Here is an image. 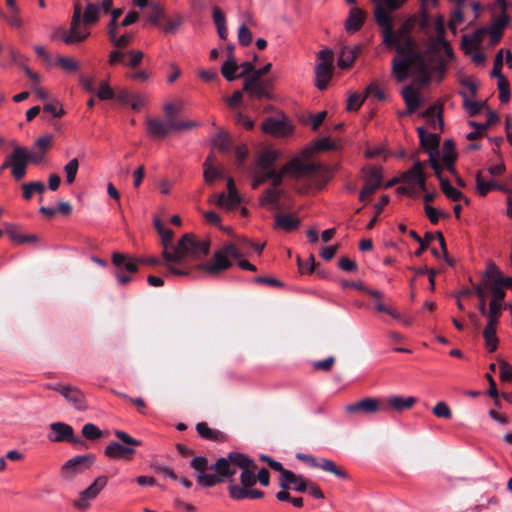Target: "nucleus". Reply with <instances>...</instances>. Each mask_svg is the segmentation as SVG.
Wrapping results in <instances>:
<instances>
[{
	"label": "nucleus",
	"mask_w": 512,
	"mask_h": 512,
	"mask_svg": "<svg viewBox=\"0 0 512 512\" xmlns=\"http://www.w3.org/2000/svg\"><path fill=\"white\" fill-rule=\"evenodd\" d=\"M437 40L438 36L429 38L427 49L420 52L410 36V25L404 23L398 28L392 43L397 51V57L392 61V72L397 81L401 82L411 75L416 81L428 83L435 70L440 69L443 73L438 52L444 50L448 57H452L453 51L445 37H442V42Z\"/></svg>",
	"instance_id": "obj_1"
},
{
	"label": "nucleus",
	"mask_w": 512,
	"mask_h": 512,
	"mask_svg": "<svg viewBox=\"0 0 512 512\" xmlns=\"http://www.w3.org/2000/svg\"><path fill=\"white\" fill-rule=\"evenodd\" d=\"M112 6L113 0L89 2L82 12L81 4L75 3L69 30L57 28L50 38L55 40L61 36L62 41L66 45H73L84 41L90 35V30L87 27L98 23L101 15L107 14Z\"/></svg>",
	"instance_id": "obj_2"
},
{
	"label": "nucleus",
	"mask_w": 512,
	"mask_h": 512,
	"mask_svg": "<svg viewBox=\"0 0 512 512\" xmlns=\"http://www.w3.org/2000/svg\"><path fill=\"white\" fill-rule=\"evenodd\" d=\"M210 242L198 239L192 234H185L177 243L173 252L163 250L162 256L166 262L168 272L173 275H186L174 264L184 265L188 260H198L209 253Z\"/></svg>",
	"instance_id": "obj_3"
},
{
	"label": "nucleus",
	"mask_w": 512,
	"mask_h": 512,
	"mask_svg": "<svg viewBox=\"0 0 512 512\" xmlns=\"http://www.w3.org/2000/svg\"><path fill=\"white\" fill-rule=\"evenodd\" d=\"M375 3V18L383 28V42L392 46L395 41L396 32H393L392 18L390 13L399 9L407 0H372Z\"/></svg>",
	"instance_id": "obj_4"
},
{
	"label": "nucleus",
	"mask_w": 512,
	"mask_h": 512,
	"mask_svg": "<svg viewBox=\"0 0 512 512\" xmlns=\"http://www.w3.org/2000/svg\"><path fill=\"white\" fill-rule=\"evenodd\" d=\"M319 169V165L312 162H304L298 157L293 158L280 170H270V179L272 187L278 188L283 180L284 175L289 174L293 177H302L313 174Z\"/></svg>",
	"instance_id": "obj_5"
},
{
	"label": "nucleus",
	"mask_w": 512,
	"mask_h": 512,
	"mask_svg": "<svg viewBox=\"0 0 512 512\" xmlns=\"http://www.w3.org/2000/svg\"><path fill=\"white\" fill-rule=\"evenodd\" d=\"M236 468L238 466L232 463L229 455L221 457L211 466V469H214L216 474H197V482L203 487H213L225 479L232 482V478L236 474Z\"/></svg>",
	"instance_id": "obj_6"
},
{
	"label": "nucleus",
	"mask_w": 512,
	"mask_h": 512,
	"mask_svg": "<svg viewBox=\"0 0 512 512\" xmlns=\"http://www.w3.org/2000/svg\"><path fill=\"white\" fill-rule=\"evenodd\" d=\"M243 256L241 248L235 244L225 245L221 251L216 252L213 257V262L201 264L198 269L208 275H217L219 272L229 268L231 262L228 257L240 259Z\"/></svg>",
	"instance_id": "obj_7"
},
{
	"label": "nucleus",
	"mask_w": 512,
	"mask_h": 512,
	"mask_svg": "<svg viewBox=\"0 0 512 512\" xmlns=\"http://www.w3.org/2000/svg\"><path fill=\"white\" fill-rule=\"evenodd\" d=\"M423 167L424 164L417 160L409 170L401 175V183L405 184V186L398 189L399 193L414 196L417 192V188L422 191L426 190V177Z\"/></svg>",
	"instance_id": "obj_8"
},
{
	"label": "nucleus",
	"mask_w": 512,
	"mask_h": 512,
	"mask_svg": "<svg viewBox=\"0 0 512 512\" xmlns=\"http://www.w3.org/2000/svg\"><path fill=\"white\" fill-rule=\"evenodd\" d=\"M114 434L123 444L110 442L104 451L105 455L109 458H129L135 454V447L141 445L140 441L131 437L126 432L116 430Z\"/></svg>",
	"instance_id": "obj_9"
},
{
	"label": "nucleus",
	"mask_w": 512,
	"mask_h": 512,
	"mask_svg": "<svg viewBox=\"0 0 512 512\" xmlns=\"http://www.w3.org/2000/svg\"><path fill=\"white\" fill-rule=\"evenodd\" d=\"M107 484L108 478L106 476L96 477L87 488L78 493L72 502L73 508L82 512L90 509L92 503L98 498Z\"/></svg>",
	"instance_id": "obj_10"
},
{
	"label": "nucleus",
	"mask_w": 512,
	"mask_h": 512,
	"mask_svg": "<svg viewBox=\"0 0 512 512\" xmlns=\"http://www.w3.org/2000/svg\"><path fill=\"white\" fill-rule=\"evenodd\" d=\"M345 412L353 415H372L388 412V406L383 398L365 397L345 406Z\"/></svg>",
	"instance_id": "obj_11"
},
{
	"label": "nucleus",
	"mask_w": 512,
	"mask_h": 512,
	"mask_svg": "<svg viewBox=\"0 0 512 512\" xmlns=\"http://www.w3.org/2000/svg\"><path fill=\"white\" fill-rule=\"evenodd\" d=\"M333 53L324 49L318 53V62L315 66V85L318 89L324 90L333 74Z\"/></svg>",
	"instance_id": "obj_12"
},
{
	"label": "nucleus",
	"mask_w": 512,
	"mask_h": 512,
	"mask_svg": "<svg viewBox=\"0 0 512 512\" xmlns=\"http://www.w3.org/2000/svg\"><path fill=\"white\" fill-rule=\"evenodd\" d=\"M93 463L90 455H78L66 461L60 470V477L63 481L71 482L74 478L87 470Z\"/></svg>",
	"instance_id": "obj_13"
},
{
	"label": "nucleus",
	"mask_w": 512,
	"mask_h": 512,
	"mask_svg": "<svg viewBox=\"0 0 512 512\" xmlns=\"http://www.w3.org/2000/svg\"><path fill=\"white\" fill-rule=\"evenodd\" d=\"M52 389L60 393L64 399L77 411H86L88 403L84 393L76 386L67 384H55Z\"/></svg>",
	"instance_id": "obj_14"
},
{
	"label": "nucleus",
	"mask_w": 512,
	"mask_h": 512,
	"mask_svg": "<svg viewBox=\"0 0 512 512\" xmlns=\"http://www.w3.org/2000/svg\"><path fill=\"white\" fill-rule=\"evenodd\" d=\"M229 458L231 459L232 463L238 466L240 468L241 474H240V481L241 484L244 487H251L257 482L256 475L251 469L252 460L249 459L246 455L238 452H230Z\"/></svg>",
	"instance_id": "obj_15"
},
{
	"label": "nucleus",
	"mask_w": 512,
	"mask_h": 512,
	"mask_svg": "<svg viewBox=\"0 0 512 512\" xmlns=\"http://www.w3.org/2000/svg\"><path fill=\"white\" fill-rule=\"evenodd\" d=\"M417 132L421 141V144L429 152V163L434 170L435 174L439 176L440 164L438 163V137L436 134H427L426 129L418 127Z\"/></svg>",
	"instance_id": "obj_16"
},
{
	"label": "nucleus",
	"mask_w": 512,
	"mask_h": 512,
	"mask_svg": "<svg viewBox=\"0 0 512 512\" xmlns=\"http://www.w3.org/2000/svg\"><path fill=\"white\" fill-rule=\"evenodd\" d=\"M12 175L16 180H21L26 174V168L32 155L23 147L15 146L12 153Z\"/></svg>",
	"instance_id": "obj_17"
},
{
	"label": "nucleus",
	"mask_w": 512,
	"mask_h": 512,
	"mask_svg": "<svg viewBox=\"0 0 512 512\" xmlns=\"http://www.w3.org/2000/svg\"><path fill=\"white\" fill-rule=\"evenodd\" d=\"M474 289H475L477 296L479 298H482V303H479V307H478L480 313L487 318L488 322L498 324L501 311L504 308V303L490 301L489 309L487 310L484 289L482 288L481 285H475Z\"/></svg>",
	"instance_id": "obj_18"
},
{
	"label": "nucleus",
	"mask_w": 512,
	"mask_h": 512,
	"mask_svg": "<svg viewBox=\"0 0 512 512\" xmlns=\"http://www.w3.org/2000/svg\"><path fill=\"white\" fill-rule=\"evenodd\" d=\"M272 88V82L269 80L253 79L245 77L244 79V91H246L250 97L263 99L271 98L270 89Z\"/></svg>",
	"instance_id": "obj_19"
},
{
	"label": "nucleus",
	"mask_w": 512,
	"mask_h": 512,
	"mask_svg": "<svg viewBox=\"0 0 512 512\" xmlns=\"http://www.w3.org/2000/svg\"><path fill=\"white\" fill-rule=\"evenodd\" d=\"M279 486L282 489H292L296 492H305L308 488V480L302 475L295 474L291 470L284 471L283 476H279Z\"/></svg>",
	"instance_id": "obj_20"
},
{
	"label": "nucleus",
	"mask_w": 512,
	"mask_h": 512,
	"mask_svg": "<svg viewBox=\"0 0 512 512\" xmlns=\"http://www.w3.org/2000/svg\"><path fill=\"white\" fill-rule=\"evenodd\" d=\"M262 129L265 133L277 137H284L292 132V126L290 124L272 117L263 122Z\"/></svg>",
	"instance_id": "obj_21"
},
{
	"label": "nucleus",
	"mask_w": 512,
	"mask_h": 512,
	"mask_svg": "<svg viewBox=\"0 0 512 512\" xmlns=\"http://www.w3.org/2000/svg\"><path fill=\"white\" fill-rule=\"evenodd\" d=\"M52 434L48 436L52 442L70 441L74 442L73 428L64 422H54L50 425Z\"/></svg>",
	"instance_id": "obj_22"
},
{
	"label": "nucleus",
	"mask_w": 512,
	"mask_h": 512,
	"mask_svg": "<svg viewBox=\"0 0 512 512\" xmlns=\"http://www.w3.org/2000/svg\"><path fill=\"white\" fill-rule=\"evenodd\" d=\"M147 131L152 137H165L171 131L172 128V119L167 121L158 119V118H147Z\"/></svg>",
	"instance_id": "obj_23"
},
{
	"label": "nucleus",
	"mask_w": 512,
	"mask_h": 512,
	"mask_svg": "<svg viewBox=\"0 0 512 512\" xmlns=\"http://www.w3.org/2000/svg\"><path fill=\"white\" fill-rule=\"evenodd\" d=\"M383 399L385 400V403L388 406V411L390 409H393L397 412L408 410L417 402V399L412 396L402 397L398 395H392Z\"/></svg>",
	"instance_id": "obj_24"
},
{
	"label": "nucleus",
	"mask_w": 512,
	"mask_h": 512,
	"mask_svg": "<svg viewBox=\"0 0 512 512\" xmlns=\"http://www.w3.org/2000/svg\"><path fill=\"white\" fill-rule=\"evenodd\" d=\"M283 194V190L275 187H270L266 189L265 192L260 197V205L270 210H276L279 208V199L283 196Z\"/></svg>",
	"instance_id": "obj_25"
},
{
	"label": "nucleus",
	"mask_w": 512,
	"mask_h": 512,
	"mask_svg": "<svg viewBox=\"0 0 512 512\" xmlns=\"http://www.w3.org/2000/svg\"><path fill=\"white\" fill-rule=\"evenodd\" d=\"M402 97L407 106V113H413L416 111L421 105V98L419 92L414 89L412 86H405L402 89Z\"/></svg>",
	"instance_id": "obj_26"
},
{
	"label": "nucleus",
	"mask_w": 512,
	"mask_h": 512,
	"mask_svg": "<svg viewBox=\"0 0 512 512\" xmlns=\"http://www.w3.org/2000/svg\"><path fill=\"white\" fill-rule=\"evenodd\" d=\"M360 51L361 47L359 45L343 47L338 57V66L342 69L351 67Z\"/></svg>",
	"instance_id": "obj_27"
},
{
	"label": "nucleus",
	"mask_w": 512,
	"mask_h": 512,
	"mask_svg": "<svg viewBox=\"0 0 512 512\" xmlns=\"http://www.w3.org/2000/svg\"><path fill=\"white\" fill-rule=\"evenodd\" d=\"M437 177L440 181L441 190L448 199H450L452 201L464 200V202L466 204L469 203V199L467 197H465L464 194L460 190L454 188L447 179H444L441 176V168H439V176H437Z\"/></svg>",
	"instance_id": "obj_28"
},
{
	"label": "nucleus",
	"mask_w": 512,
	"mask_h": 512,
	"mask_svg": "<svg viewBox=\"0 0 512 512\" xmlns=\"http://www.w3.org/2000/svg\"><path fill=\"white\" fill-rule=\"evenodd\" d=\"M382 178L383 174L380 168H370L366 175L365 184L363 186L365 192H370L373 194L381 186Z\"/></svg>",
	"instance_id": "obj_29"
},
{
	"label": "nucleus",
	"mask_w": 512,
	"mask_h": 512,
	"mask_svg": "<svg viewBox=\"0 0 512 512\" xmlns=\"http://www.w3.org/2000/svg\"><path fill=\"white\" fill-rule=\"evenodd\" d=\"M280 156V152L275 149H265L258 156L257 165L262 170H275L273 168L275 162Z\"/></svg>",
	"instance_id": "obj_30"
},
{
	"label": "nucleus",
	"mask_w": 512,
	"mask_h": 512,
	"mask_svg": "<svg viewBox=\"0 0 512 512\" xmlns=\"http://www.w3.org/2000/svg\"><path fill=\"white\" fill-rule=\"evenodd\" d=\"M500 190L505 193H511V190L508 188H504L503 186H500L496 184L494 181H485L483 180L481 176V172H478L476 174V191L480 196L487 195L491 190Z\"/></svg>",
	"instance_id": "obj_31"
},
{
	"label": "nucleus",
	"mask_w": 512,
	"mask_h": 512,
	"mask_svg": "<svg viewBox=\"0 0 512 512\" xmlns=\"http://www.w3.org/2000/svg\"><path fill=\"white\" fill-rule=\"evenodd\" d=\"M113 264L119 269H125L130 273H135L138 270V260L129 258L122 253H114L112 257Z\"/></svg>",
	"instance_id": "obj_32"
},
{
	"label": "nucleus",
	"mask_w": 512,
	"mask_h": 512,
	"mask_svg": "<svg viewBox=\"0 0 512 512\" xmlns=\"http://www.w3.org/2000/svg\"><path fill=\"white\" fill-rule=\"evenodd\" d=\"M238 65L234 54L230 50L227 60L222 64L221 73L227 81H234L241 75L237 74Z\"/></svg>",
	"instance_id": "obj_33"
},
{
	"label": "nucleus",
	"mask_w": 512,
	"mask_h": 512,
	"mask_svg": "<svg viewBox=\"0 0 512 512\" xmlns=\"http://www.w3.org/2000/svg\"><path fill=\"white\" fill-rule=\"evenodd\" d=\"M276 225L285 230L292 231L299 226L300 220L295 214H277Z\"/></svg>",
	"instance_id": "obj_34"
},
{
	"label": "nucleus",
	"mask_w": 512,
	"mask_h": 512,
	"mask_svg": "<svg viewBox=\"0 0 512 512\" xmlns=\"http://www.w3.org/2000/svg\"><path fill=\"white\" fill-rule=\"evenodd\" d=\"M486 33V28L481 27L474 31L472 35H463L462 42L465 47L476 50L482 43Z\"/></svg>",
	"instance_id": "obj_35"
},
{
	"label": "nucleus",
	"mask_w": 512,
	"mask_h": 512,
	"mask_svg": "<svg viewBox=\"0 0 512 512\" xmlns=\"http://www.w3.org/2000/svg\"><path fill=\"white\" fill-rule=\"evenodd\" d=\"M364 22V14L359 8H353L350 11L349 17L346 20V30L348 32H356L361 28Z\"/></svg>",
	"instance_id": "obj_36"
},
{
	"label": "nucleus",
	"mask_w": 512,
	"mask_h": 512,
	"mask_svg": "<svg viewBox=\"0 0 512 512\" xmlns=\"http://www.w3.org/2000/svg\"><path fill=\"white\" fill-rule=\"evenodd\" d=\"M197 433L204 439L212 441H223L224 434L218 430L212 429L205 422H200L196 425Z\"/></svg>",
	"instance_id": "obj_37"
},
{
	"label": "nucleus",
	"mask_w": 512,
	"mask_h": 512,
	"mask_svg": "<svg viewBox=\"0 0 512 512\" xmlns=\"http://www.w3.org/2000/svg\"><path fill=\"white\" fill-rule=\"evenodd\" d=\"M496 323L487 322L483 330V337L485 339L486 348L493 352L497 348L498 338L496 336Z\"/></svg>",
	"instance_id": "obj_38"
},
{
	"label": "nucleus",
	"mask_w": 512,
	"mask_h": 512,
	"mask_svg": "<svg viewBox=\"0 0 512 512\" xmlns=\"http://www.w3.org/2000/svg\"><path fill=\"white\" fill-rule=\"evenodd\" d=\"M217 205L226 210L235 209L241 202L239 194L220 193L217 196Z\"/></svg>",
	"instance_id": "obj_39"
},
{
	"label": "nucleus",
	"mask_w": 512,
	"mask_h": 512,
	"mask_svg": "<svg viewBox=\"0 0 512 512\" xmlns=\"http://www.w3.org/2000/svg\"><path fill=\"white\" fill-rule=\"evenodd\" d=\"M212 17L214 24L217 28V32L221 39H226L227 37V26H226V17L223 11L219 7H214L212 10Z\"/></svg>",
	"instance_id": "obj_40"
},
{
	"label": "nucleus",
	"mask_w": 512,
	"mask_h": 512,
	"mask_svg": "<svg viewBox=\"0 0 512 512\" xmlns=\"http://www.w3.org/2000/svg\"><path fill=\"white\" fill-rule=\"evenodd\" d=\"M454 161L455 154L453 151V143L452 141L447 140L443 146L442 162L445 168L452 174H455Z\"/></svg>",
	"instance_id": "obj_41"
},
{
	"label": "nucleus",
	"mask_w": 512,
	"mask_h": 512,
	"mask_svg": "<svg viewBox=\"0 0 512 512\" xmlns=\"http://www.w3.org/2000/svg\"><path fill=\"white\" fill-rule=\"evenodd\" d=\"M213 155H209L205 162L203 163L204 167V179L205 182L210 184L216 179H219L222 177V172L218 170L217 168L213 167Z\"/></svg>",
	"instance_id": "obj_42"
},
{
	"label": "nucleus",
	"mask_w": 512,
	"mask_h": 512,
	"mask_svg": "<svg viewBox=\"0 0 512 512\" xmlns=\"http://www.w3.org/2000/svg\"><path fill=\"white\" fill-rule=\"evenodd\" d=\"M317 468L329 472L339 478L345 479L347 477V474L342 469L338 468L336 463L330 459L319 458Z\"/></svg>",
	"instance_id": "obj_43"
},
{
	"label": "nucleus",
	"mask_w": 512,
	"mask_h": 512,
	"mask_svg": "<svg viewBox=\"0 0 512 512\" xmlns=\"http://www.w3.org/2000/svg\"><path fill=\"white\" fill-rule=\"evenodd\" d=\"M247 21L243 23L238 30V41L243 46H248L252 42V33L247 28L246 24H253V19L249 14L245 15Z\"/></svg>",
	"instance_id": "obj_44"
},
{
	"label": "nucleus",
	"mask_w": 512,
	"mask_h": 512,
	"mask_svg": "<svg viewBox=\"0 0 512 512\" xmlns=\"http://www.w3.org/2000/svg\"><path fill=\"white\" fill-rule=\"evenodd\" d=\"M8 13L4 16L7 23L13 28H20L23 25V20L20 16V10L16 4L14 7H7Z\"/></svg>",
	"instance_id": "obj_45"
},
{
	"label": "nucleus",
	"mask_w": 512,
	"mask_h": 512,
	"mask_svg": "<svg viewBox=\"0 0 512 512\" xmlns=\"http://www.w3.org/2000/svg\"><path fill=\"white\" fill-rule=\"evenodd\" d=\"M484 289V294L486 291H490L492 294L491 301H496L500 303H504V298L506 295L505 290L499 284H480Z\"/></svg>",
	"instance_id": "obj_46"
},
{
	"label": "nucleus",
	"mask_w": 512,
	"mask_h": 512,
	"mask_svg": "<svg viewBox=\"0 0 512 512\" xmlns=\"http://www.w3.org/2000/svg\"><path fill=\"white\" fill-rule=\"evenodd\" d=\"M22 189H23V197L26 200H29V199H31L33 193H35V192H38L40 194L43 193L45 191V185L41 181L30 182V183L24 184L22 186Z\"/></svg>",
	"instance_id": "obj_47"
},
{
	"label": "nucleus",
	"mask_w": 512,
	"mask_h": 512,
	"mask_svg": "<svg viewBox=\"0 0 512 512\" xmlns=\"http://www.w3.org/2000/svg\"><path fill=\"white\" fill-rule=\"evenodd\" d=\"M485 276L487 280L482 284H498L503 275L495 264L490 263L485 270Z\"/></svg>",
	"instance_id": "obj_48"
},
{
	"label": "nucleus",
	"mask_w": 512,
	"mask_h": 512,
	"mask_svg": "<svg viewBox=\"0 0 512 512\" xmlns=\"http://www.w3.org/2000/svg\"><path fill=\"white\" fill-rule=\"evenodd\" d=\"M78 169H79V161L76 158L71 159L64 166V172L66 175L67 184H72L75 181Z\"/></svg>",
	"instance_id": "obj_49"
},
{
	"label": "nucleus",
	"mask_w": 512,
	"mask_h": 512,
	"mask_svg": "<svg viewBox=\"0 0 512 512\" xmlns=\"http://www.w3.org/2000/svg\"><path fill=\"white\" fill-rule=\"evenodd\" d=\"M270 179V170H262L258 167L253 173L252 187L256 189Z\"/></svg>",
	"instance_id": "obj_50"
},
{
	"label": "nucleus",
	"mask_w": 512,
	"mask_h": 512,
	"mask_svg": "<svg viewBox=\"0 0 512 512\" xmlns=\"http://www.w3.org/2000/svg\"><path fill=\"white\" fill-rule=\"evenodd\" d=\"M150 15L148 21L154 25H158L160 19L164 16L163 8L157 3H150L149 5Z\"/></svg>",
	"instance_id": "obj_51"
},
{
	"label": "nucleus",
	"mask_w": 512,
	"mask_h": 512,
	"mask_svg": "<svg viewBox=\"0 0 512 512\" xmlns=\"http://www.w3.org/2000/svg\"><path fill=\"white\" fill-rule=\"evenodd\" d=\"M183 109H184V101L183 100H177L175 103H166L163 107V110L169 119H172V117L174 115L182 112Z\"/></svg>",
	"instance_id": "obj_52"
},
{
	"label": "nucleus",
	"mask_w": 512,
	"mask_h": 512,
	"mask_svg": "<svg viewBox=\"0 0 512 512\" xmlns=\"http://www.w3.org/2000/svg\"><path fill=\"white\" fill-rule=\"evenodd\" d=\"M432 412L438 418L450 419L452 417L451 409L443 401L436 403L432 409Z\"/></svg>",
	"instance_id": "obj_53"
},
{
	"label": "nucleus",
	"mask_w": 512,
	"mask_h": 512,
	"mask_svg": "<svg viewBox=\"0 0 512 512\" xmlns=\"http://www.w3.org/2000/svg\"><path fill=\"white\" fill-rule=\"evenodd\" d=\"M82 435L88 440H95L101 437V430L92 423H87L82 428Z\"/></svg>",
	"instance_id": "obj_54"
},
{
	"label": "nucleus",
	"mask_w": 512,
	"mask_h": 512,
	"mask_svg": "<svg viewBox=\"0 0 512 512\" xmlns=\"http://www.w3.org/2000/svg\"><path fill=\"white\" fill-rule=\"evenodd\" d=\"M97 97L100 100H111L115 97L113 89L109 86L108 82L102 81L97 91Z\"/></svg>",
	"instance_id": "obj_55"
},
{
	"label": "nucleus",
	"mask_w": 512,
	"mask_h": 512,
	"mask_svg": "<svg viewBox=\"0 0 512 512\" xmlns=\"http://www.w3.org/2000/svg\"><path fill=\"white\" fill-rule=\"evenodd\" d=\"M248 488L243 485L240 487L236 484H230L229 486V494L231 498L235 500H242L248 498Z\"/></svg>",
	"instance_id": "obj_56"
},
{
	"label": "nucleus",
	"mask_w": 512,
	"mask_h": 512,
	"mask_svg": "<svg viewBox=\"0 0 512 512\" xmlns=\"http://www.w3.org/2000/svg\"><path fill=\"white\" fill-rule=\"evenodd\" d=\"M366 97H367L366 94L365 95H360V94H356V93L351 94L348 98L347 110L348 111H357L363 104Z\"/></svg>",
	"instance_id": "obj_57"
},
{
	"label": "nucleus",
	"mask_w": 512,
	"mask_h": 512,
	"mask_svg": "<svg viewBox=\"0 0 512 512\" xmlns=\"http://www.w3.org/2000/svg\"><path fill=\"white\" fill-rule=\"evenodd\" d=\"M190 466L198 471V474H206L205 471L208 468V459L203 456L194 457L190 462Z\"/></svg>",
	"instance_id": "obj_58"
},
{
	"label": "nucleus",
	"mask_w": 512,
	"mask_h": 512,
	"mask_svg": "<svg viewBox=\"0 0 512 512\" xmlns=\"http://www.w3.org/2000/svg\"><path fill=\"white\" fill-rule=\"evenodd\" d=\"M426 216L432 224H437L439 220L444 216V213L430 205L424 207Z\"/></svg>",
	"instance_id": "obj_59"
},
{
	"label": "nucleus",
	"mask_w": 512,
	"mask_h": 512,
	"mask_svg": "<svg viewBox=\"0 0 512 512\" xmlns=\"http://www.w3.org/2000/svg\"><path fill=\"white\" fill-rule=\"evenodd\" d=\"M199 125H200L199 122L193 121V120L180 121V122H176V121L172 120L173 131L189 130V129L196 128Z\"/></svg>",
	"instance_id": "obj_60"
},
{
	"label": "nucleus",
	"mask_w": 512,
	"mask_h": 512,
	"mask_svg": "<svg viewBox=\"0 0 512 512\" xmlns=\"http://www.w3.org/2000/svg\"><path fill=\"white\" fill-rule=\"evenodd\" d=\"M57 61L61 65V67L66 71L72 72L78 69V63L73 58L59 56Z\"/></svg>",
	"instance_id": "obj_61"
},
{
	"label": "nucleus",
	"mask_w": 512,
	"mask_h": 512,
	"mask_svg": "<svg viewBox=\"0 0 512 512\" xmlns=\"http://www.w3.org/2000/svg\"><path fill=\"white\" fill-rule=\"evenodd\" d=\"M500 8L502 11L501 15H499L497 18H495L493 20V22L491 23V25H493L496 28H499V30L503 32V29L508 25V23L510 21V17L506 13V10H504L501 6H500Z\"/></svg>",
	"instance_id": "obj_62"
},
{
	"label": "nucleus",
	"mask_w": 512,
	"mask_h": 512,
	"mask_svg": "<svg viewBox=\"0 0 512 512\" xmlns=\"http://www.w3.org/2000/svg\"><path fill=\"white\" fill-rule=\"evenodd\" d=\"M53 141L52 135H44L38 138L35 142V147L41 150V153L44 154L46 150L51 146Z\"/></svg>",
	"instance_id": "obj_63"
},
{
	"label": "nucleus",
	"mask_w": 512,
	"mask_h": 512,
	"mask_svg": "<svg viewBox=\"0 0 512 512\" xmlns=\"http://www.w3.org/2000/svg\"><path fill=\"white\" fill-rule=\"evenodd\" d=\"M214 146L220 151H227L229 149V138L224 133H219L214 139Z\"/></svg>",
	"instance_id": "obj_64"
}]
</instances>
